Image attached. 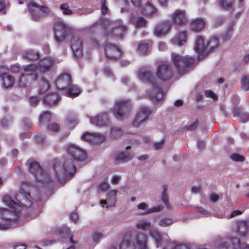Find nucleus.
Masks as SVG:
<instances>
[{
  "instance_id": "8",
  "label": "nucleus",
  "mask_w": 249,
  "mask_h": 249,
  "mask_svg": "<svg viewBox=\"0 0 249 249\" xmlns=\"http://www.w3.org/2000/svg\"><path fill=\"white\" fill-rule=\"evenodd\" d=\"M54 36L56 41L60 42L69 36H71L73 31L65 22L57 21L54 27Z\"/></svg>"
},
{
  "instance_id": "48",
  "label": "nucleus",
  "mask_w": 249,
  "mask_h": 249,
  "mask_svg": "<svg viewBox=\"0 0 249 249\" xmlns=\"http://www.w3.org/2000/svg\"><path fill=\"white\" fill-rule=\"evenodd\" d=\"M123 131L118 127H113L111 129V135L112 137L117 138L123 134Z\"/></svg>"
},
{
  "instance_id": "28",
  "label": "nucleus",
  "mask_w": 249,
  "mask_h": 249,
  "mask_svg": "<svg viewBox=\"0 0 249 249\" xmlns=\"http://www.w3.org/2000/svg\"><path fill=\"white\" fill-rule=\"evenodd\" d=\"M66 90L67 96L71 97H76L78 96L81 92L80 89H79L77 86L71 85V83Z\"/></svg>"
},
{
  "instance_id": "4",
  "label": "nucleus",
  "mask_w": 249,
  "mask_h": 249,
  "mask_svg": "<svg viewBox=\"0 0 249 249\" xmlns=\"http://www.w3.org/2000/svg\"><path fill=\"white\" fill-rule=\"evenodd\" d=\"M56 178L59 181L72 176L76 172V166L71 159L67 158L56 162L53 165Z\"/></svg>"
},
{
  "instance_id": "57",
  "label": "nucleus",
  "mask_w": 249,
  "mask_h": 249,
  "mask_svg": "<svg viewBox=\"0 0 249 249\" xmlns=\"http://www.w3.org/2000/svg\"><path fill=\"white\" fill-rule=\"evenodd\" d=\"M38 204L39 203H30V209L32 212L37 213L40 211V206Z\"/></svg>"
},
{
  "instance_id": "55",
  "label": "nucleus",
  "mask_w": 249,
  "mask_h": 249,
  "mask_svg": "<svg viewBox=\"0 0 249 249\" xmlns=\"http://www.w3.org/2000/svg\"><path fill=\"white\" fill-rule=\"evenodd\" d=\"M117 191L115 190H112L110 191L107 194V199L110 201H115Z\"/></svg>"
},
{
  "instance_id": "13",
  "label": "nucleus",
  "mask_w": 249,
  "mask_h": 249,
  "mask_svg": "<svg viewBox=\"0 0 249 249\" xmlns=\"http://www.w3.org/2000/svg\"><path fill=\"white\" fill-rule=\"evenodd\" d=\"M71 47L75 57H80L83 55V40L78 35H74L72 36Z\"/></svg>"
},
{
  "instance_id": "37",
  "label": "nucleus",
  "mask_w": 249,
  "mask_h": 249,
  "mask_svg": "<svg viewBox=\"0 0 249 249\" xmlns=\"http://www.w3.org/2000/svg\"><path fill=\"white\" fill-rule=\"evenodd\" d=\"M89 136L92 138V143L94 144L102 143L105 140V136L99 133H94V135H89Z\"/></svg>"
},
{
  "instance_id": "30",
  "label": "nucleus",
  "mask_w": 249,
  "mask_h": 249,
  "mask_svg": "<svg viewBox=\"0 0 249 249\" xmlns=\"http://www.w3.org/2000/svg\"><path fill=\"white\" fill-rule=\"evenodd\" d=\"M148 206L146 203H140L138 205L139 209L146 210L148 213H152L155 212H158L162 211L164 208V206L161 205H159L157 206L154 207L151 209H147Z\"/></svg>"
},
{
  "instance_id": "10",
  "label": "nucleus",
  "mask_w": 249,
  "mask_h": 249,
  "mask_svg": "<svg viewBox=\"0 0 249 249\" xmlns=\"http://www.w3.org/2000/svg\"><path fill=\"white\" fill-rule=\"evenodd\" d=\"M29 171L33 174L35 177L39 181L43 182H47L49 180V178L47 173L42 171L38 162L33 161L29 164Z\"/></svg>"
},
{
  "instance_id": "47",
  "label": "nucleus",
  "mask_w": 249,
  "mask_h": 249,
  "mask_svg": "<svg viewBox=\"0 0 249 249\" xmlns=\"http://www.w3.org/2000/svg\"><path fill=\"white\" fill-rule=\"evenodd\" d=\"M148 48V44L147 43H141L138 47V51L141 55L145 54L147 52Z\"/></svg>"
},
{
  "instance_id": "58",
  "label": "nucleus",
  "mask_w": 249,
  "mask_h": 249,
  "mask_svg": "<svg viewBox=\"0 0 249 249\" xmlns=\"http://www.w3.org/2000/svg\"><path fill=\"white\" fill-rule=\"evenodd\" d=\"M89 135H94V133H90L88 132H86L81 136V139L83 140H84V141H86L87 142H89L92 143V138H91V137H89Z\"/></svg>"
},
{
  "instance_id": "16",
  "label": "nucleus",
  "mask_w": 249,
  "mask_h": 249,
  "mask_svg": "<svg viewBox=\"0 0 249 249\" xmlns=\"http://www.w3.org/2000/svg\"><path fill=\"white\" fill-rule=\"evenodd\" d=\"M72 81L71 76L69 73L61 74L55 80V86L57 89L60 90L66 89L70 85Z\"/></svg>"
},
{
  "instance_id": "24",
  "label": "nucleus",
  "mask_w": 249,
  "mask_h": 249,
  "mask_svg": "<svg viewBox=\"0 0 249 249\" xmlns=\"http://www.w3.org/2000/svg\"><path fill=\"white\" fill-rule=\"evenodd\" d=\"M37 67L35 64H31L24 68L25 74L27 75L31 80L35 81L37 77L36 71Z\"/></svg>"
},
{
  "instance_id": "61",
  "label": "nucleus",
  "mask_w": 249,
  "mask_h": 249,
  "mask_svg": "<svg viewBox=\"0 0 249 249\" xmlns=\"http://www.w3.org/2000/svg\"><path fill=\"white\" fill-rule=\"evenodd\" d=\"M48 129L53 131L55 132L59 130V125L56 123H52L49 125Z\"/></svg>"
},
{
  "instance_id": "31",
  "label": "nucleus",
  "mask_w": 249,
  "mask_h": 249,
  "mask_svg": "<svg viewBox=\"0 0 249 249\" xmlns=\"http://www.w3.org/2000/svg\"><path fill=\"white\" fill-rule=\"evenodd\" d=\"M22 57L23 58L26 60H35L39 58V54L37 52L32 50H28L22 53Z\"/></svg>"
},
{
  "instance_id": "26",
  "label": "nucleus",
  "mask_w": 249,
  "mask_h": 249,
  "mask_svg": "<svg viewBox=\"0 0 249 249\" xmlns=\"http://www.w3.org/2000/svg\"><path fill=\"white\" fill-rule=\"evenodd\" d=\"M59 99V97L57 93H52L47 95L44 97L43 102L46 105L52 106L56 105Z\"/></svg>"
},
{
  "instance_id": "15",
  "label": "nucleus",
  "mask_w": 249,
  "mask_h": 249,
  "mask_svg": "<svg viewBox=\"0 0 249 249\" xmlns=\"http://www.w3.org/2000/svg\"><path fill=\"white\" fill-rule=\"evenodd\" d=\"M172 27L170 21H161L156 25L154 33L158 37L166 35Z\"/></svg>"
},
{
  "instance_id": "17",
  "label": "nucleus",
  "mask_w": 249,
  "mask_h": 249,
  "mask_svg": "<svg viewBox=\"0 0 249 249\" xmlns=\"http://www.w3.org/2000/svg\"><path fill=\"white\" fill-rule=\"evenodd\" d=\"M107 57L111 59H116L119 58L122 54L120 48L116 45L110 43H107L105 47Z\"/></svg>"
},
{
  "instance_id": "60",
  "label": "nucleus",
  "mask_w": 249,
  "mask_h": 249,
  "mask_svg": "<svg viewBox=\"0 0 249 249\" xmlns=\"http://www.w3.org/2000/svg\"><path fill=\"white\" fill-rule=\"evenodd\" d=\"M209 197L210 200L213 202H215L219 200L220 197L219 195L214 192L211 193L209 195Z\"/></svg>"
},
{
  "instance_id": "34",
  "label": "nucleus",
  "mask_w": 249,
  "mask_h": 249,
  "mask_svg": "<svg viewBox=\"0 0 249 249\" xmlns=\"http://www.w3.org/2000/svg\"><path fill=\"white\" fill-rule=\"evenodd\" d=\"M49 82L44 78H42L39 82V93L40 94L46 92L50 88Z\"/></svg>"
},
{
  "instance_id": "39",
  "label": "nucleus",
  "mask_w": 249,
  "mask_h": 249,
  "mask_svg": "<svg viewBox=\"0 0 249 249\" xmlns=\"http://www.w3.org/2000/svg\"><path fill=\"white\" fill-rule=\"evenodd\" d=\"M30 77L25 73L22 74L18 80L19 86L21 87H25L30 81H32Z\"/></svg>"
},
{
  "instance_id": "52",
  "label": "nucleus",
  "mask_w": 249,
  "mask_h": 249,
  "mask_svg": "<svg viewBox=\"0 0 249 249\" xmlns=\"http://www.w3.org/2000/svg\"><path fill=\"white\" fill-rule=\"evenodd\" d=\"M162 192L161 193V200L163 202H168V196L167 194V186L166 185L162 186Z\"/></svg>"
},
{
  "instance_id": "22",
  "label": "nucleus",
  "mask_w": 249,
  "mask_h": 249,
  "mask_svg": "<svg viewBox=\"0 0 249 249\" xmlns=\"http://www.w3.org/2000/svg\"><path fill=\"white\" fill-rule=\"evenodd\" d=\"M173 20L175 24L181 25L186 21L185 12L181 10H177L173 16Z\"/></svg>"
},
{
  "instance_id": "63",
  "label": "nucleus",
  "mask_w": 249,
  "mask_h": 249,
  "mask_svg": "<svg viewBox=\"0 0 249 249\" xmlns=\"http://www.w3.org/2000/svg\"><path fill=\"white\" fill-rule=\"evenodd\" d=\"M45 139V137L43 133H38L36 136V141L38 143L42 142Z\"/></svg>"
},
{
  "instance_id": "36",
  "label": "nucleus",
  "mask_w": 249,
  "mask_h": 249,
  "mask_svg": "<svg viewBox=\"0 0 249 249\" xmlns=\"http://www.w3.org/2000/svg\"><path fill=\"white\" fill-rule=\"evenodd\" d=\"M131 159L130 154L127 152H122L118 153L115 158L117 161L126 162Z\"/></svg>"
},
{
  "instance_id": "27",
  "label": "nucleus",
  "mask_w": 249,
  "mask_h": 249,
  "mask_svg": "<svg viewBox=\"0 0 249 249\" xmlns=\"http://www.w3.org/2000/svg\"><path fill=\"white\" fill-rule=\"evenodd\" d=\"M205 26V21L202 19H196L192 21L191 28L192 30L196 32L202 30Z\"/></svg>"
},
{
  "instance_id": "44",
  "label": "nucleus",
  "mask_w": 249,
  "mask_h": 249,
  "mask_svg": "<svg viewBox=\"0 0 249 249\" xmlns=\"http://www.w3.org/2000/svg\"><path fill=\"white\" fill-rule=\"evenodd\" d=\"M242 88L245 90H249V76H243L241 80Z\"/></svg>"
},
{
  "instance_id": "18",
  "label": "nucleus",
  "mask_w": 249,
  "mask_h": 249,
  "mask_svg": "<svg viewBox=\"0 0 249 249\" xmlns=\"http://www.w3.org/2000/svg\"><path fill=\"white\" fill-rule=\"evenodd\" d=\"M194 49L199 54V57L200 55L204 56L206 55V44L204 43L202 36H198L196 37Z\"/></svg>"
},
{
  "instance_id": "33",
  "label": "nucleus",
  "mask_w": 249,
  "mask_h": 249,
  "mask_svg": "<svg viewBox=\"0 0 249 249\" xmlns=\"http://www.w3.org/2000/svg\"><path fill=\"white\" fill-rule=\"evenodd\" d=\"M1 80L3 87L6 89L11 87L14 83L13 77L9 75H4L1 78Z\"/></svg>"
},
{
  "instance_id": "1",
  "label": "nucleus",
  "mask_w": 249,
  "mask_h": 249,
  "mask_svg": "<svg viewBox=\"0 0 249 249\" xmlns=\"http://www.w3.org/2000/svg\"><path fill=\"white\" fill-rule=\"evenodd\" d=\"M146 239L143 233H127L120 245L111 246L107 249H148Z\"/></svg>"
},
{
  "instance_id": "12",
  "label": "nucleus",
  "mask_w": 249,
  "mask_h": 249,
  "mask_svg": "<svg viewBox=\"0 0 249 249\" xmlns=\"http://www.w3.org/2000/svg\"><path fill=\"white\" fill-rule=\"evenodd\" d=\"M151 111L146 107H142L137 112L133 125L135 127L139 126L142 123L148 119Z\"/></svg>"
},
{
  "instance_id": "41",
  "label": "nucleus",
  "mask_w": 249,
  "mask_h": 249,
  "mask_svg": "<svg viewBox=\"0 0 249 249\" xmlns=\"http://www.w3.org/2000/svg\"><path fill=\"white\" fill-rule=\"evenodd\" d=\"M52 118V115L49 111H45L40 115L39 117V123L42 124L43 123H48L50 121Z\"/></svg>"
},
{
  "instance_id": "42",
  "label": "nucleus",
  "mask_w": 249,
  "mask_h": 249,
  "mask_svg": "<svg viewBox=\"0 0 249 249\" xmlns=\"http://www.w3.org/2000/svg\"><path fill=\"white\" fill-rule=\"evenodd\" d=\"M234 0H220L219 4L222 8L226 10L231 9Z\"/></svg>"
},
{
  "instance_id": "3",
  "label": "nucleus",
  "mask_w": 249,
  "mask_h": 249,
  "mask_svg": "<svg viewBox=\"0 0 249 249\" xmlns=\"http://www.w3.org/2000/svg\"><path fill=\"white\" fill-rule=\"evenodd\" d=\"M139 78L150 84L148 94L149 98L154 102H160L163 97L160 86L157 80L153 77L150 71L141 70L139 73Z\"/></svg>"
},
{
  "instance_id": "62",
  "label": "nucleus",
  "mask_w": 249,
  "mask_h": 249,
  "mask_svg": "<svg viewBox=\"0 0 249 249\" xmlns=\"http://www.w3.org/2000/svg\"><path fill=\"white\" fill-rule=\"evenodd\" d=\"M205 95L208 97L215 100L217 98L216 94L212 91L208 90L205 91Z\"/></svg>"
},
{
  "instance_id": "19",
  "label": "nucleus",
  "mask_w": 249,
  "mask_h": 249,
  "mask_svg": "<svg viewBox=\"0 0 249 249\" xmlns=\"http://www.w3.org/2000/svg\"><path fill=\"white\" fill-rule=\"evenodd\" d=\"M139 10L143 15L147 17H154L157 13L156 8L150 2H147L144 5L140 6Z\"/></svg>"
},
{
  "instance_id": "46",
  "label": "nucleus",
  "mask_w": 249,
  "mask_h": 249,
  "mask_svg": "<svg viewBox=\"0 0 249 249\" xmlns=\"http://www.w3.org/2000/svg\"><path fill=\"white\" fill-rule=\"evenodd\" d=\"M147 24L146 20L143 17H139L137 18L135 23V26L137 28H143L146 27Z\"/></svg>"
},
{
  "instance_id": "49",
  "label": "nucleus",
  "mask_w": 249,
  "mask_h": 249,
  "mask_svg": "<svg viewBox=\"0 0 249 249\" xmlns=\"http://www.w3.org/2000/svg\"><path fill=\"white\" fill-rule=\"evenodd\" d=\"M173 223L172 219L169 218H163L159 221V225L162 227H165L171 225Z\"/></svg>"
},
{
  "instance_id": "14",
  "label": "nucleus",
  "mask_w": 249,
  "mask_h": 249,
  "mask_svg": "<svg viewBox=\"0 0 249 249\" xmlns=\"http://www.w3.org/2000/svg\"><path fill=\"white\" fill-rule=\"evenodd\" d=\"M67 151L73 159L77 161L85 160L87 158L86 152L82 149L74 144H71Z\"/></svg>"
},
{
  "instance_id": "9",
  "label": "nucleus",
  "mask_w": 249,
  "mask_h": 249,
  "mask_svg": "<svg viewBox=\"0 0 249 249\" xmlns=\"http://www.w3.org/2000/svg\"><path fill=\"white\" fill-rule=\"evenodd\" d=\"M104 23L106 26H112L111 31V36L122 38L127 31L126 26L123 24L121 20L111 21L108 19H106Z\"/></svg>"
},
{
  "instance_id": "35",
  "label": "nucleus",
  "mask_w": 249,
  "mask_h": 249,
  "mask_svg": "<svg viewBox=\"0 0 249 249\" xmlns=\"http://www.w3.org/2000/svg\"><path fill=\"white\" fill-rule=\"evenodd\" d=\"M237 231L240 235L245 236L248 231V224L246 221H242L238 223Z\"/></svg>"
},
{
  "instance_id": "5",
  "label": "nucleus",
  "mask_w": 249,
  "mask_h": 249,
  "mask_svg": "<svg viewBox=\"0 0 249 249\" xmlns=\"http://www.w3.org/2000/svg\"><path fill=\"white\" fill-rule=\"evenodd\" d=\"M172 61L180 74H184L195 63V59L191 57L183 56L178 54H173Z\"/></svg>"
},
{
  "instance_id": "50",
  "label": "nucleus",
  "mask_w": 249,
  "mask_h": 249,
  "mask_svg": "<svg viewBox=\"0 0 249 249\" xmlns=\"http://www.w3.org/2000/svg\"><path fill=\"white\" fill-rule=\"evenodd\" d=\"M109 187V183L107 181L102 182L98 186L97 192L99 193L102 192H105L108 189Z\"/></svg>"
},
{
  "instance_id": "32",
  "label": "nucleus",
  "mask_w": 249,
  "mask_h": 249,
  "mask_svg": "<svg viewBox=\"0 0 249 249\" xmlns=\"http://www.w3.org/2000/svg\"><path fill=\"white\" fill-rule=\"evenodd\" d=\"M219 44V40L215 37L211 38L210 40L207 43V52L206 54L212 51L213 50L217 48Z\"/></svg>"
},
{
  "instance_id": "43",
  "label": "nucleus",
  "mask_w": 249,
  "mask_h": 249,
  "mask_svg": "<svg viewBox=\"0 0 249 249\" xmlns=\"http://www.w3.org/2000/svg\"><path fill=\"white\" fill-rule=\"evenodd\" d=\"M230 242L233 244L234 248L238 247H240L241 249H249V245L247 244H242L240 245V242L238 239H231Z\"/></svg>"
},
{
  "instance_id": "25",
  "label": "nucleus",
  "mask_w": 249,
  "mask_h": 249,
  "mask_svg": "<svg viewBox=\"0 0 249 249\" xmlns=\"http://www.w3.org/2000/svg\"><path fill=\"white\" fill-rule=\"evenodd\" d=\"M187 34L185 31L179 32L177 36L172 39V42L174 45L181 46L187 41Z\"/></svg>"
},
{
  "instance_id": "51",
  "label": "nucleus",
  "mask_w": 249,
  "mask_h": 249,
  "mask_svg": "<svg viewBox=\"0 0 249 249\" xmlns=\"http://www.w3.org/2000/svg\"><path fill=\"white\" fill-rule=\"evenodd\" d=\"M60 9L62 11L63 14L66 15H71L73 14V12L69 9L67 3H64L61 5Z\"/></svg>"
},
{
  "instance_id": "29",
  "label": "nucleus",
  "mask_w": 249,
  "mask_h": 249,
  "mask_svg": "<svg viewBox=\"0 0 249 249\" xmlns=\"http://www.w3.org/2000/svg\"><path fill=\"white\" fill-rule=\"evenodd\" d=\"M150 235L154 240L156 246L159 248L161 243V235L160 231L156 229H152L150 231Z\"/></svg>"
},
{
  "instance_id": "53",
  "label": "nucleus",
  "mask_w": 249,
  "mask_h": 249,
  "mask_svg": "<svg viewBox=\"0 0 249 249\" xmlns=\"http://www.w3.org/2000/svg\"><path fill=\"white\" fill-rule=\"evenodd\" d=\"M231 159L235 161L243 162L245 158L244 156L237 153H234L231 155Z\"/></svg>"
},
{
  "instance_id": "40",
  "label": "nucleus",
  "mask_w": 249,
  "mask_h": 249,
  "mask_svg": "<svg viewBox=\"0 0 249 249\" xmlns=\"http://www.w3.org/2000/svg\"><path fill=\"white\" fill-rule=\"evenodd\" d=\"M151 226V223L146 220H141L138 222L136 224L137 229L143 231H146L148 230Z\"/></svg>"
},
{
  "instance_id": "11",
  "label": "nucleus",
  "mask_w": 249,
  "mask_h": 249,
  "mask_svg": "<svg viewBox=\"0 0 249 249\" xmlns=\"http://www.w3.org/2000/svg\"><path fill=\"white\" fill-rule=\"evenodd\" d=\"M157 74L160 79L163 81L170 79L173 75L172 67L167 62L160 64L157 69Z\"/></svg>"
},
{
  "instance_id": "54",
  "label": "nucleus",
  "mask_w": 249,
  "mask_h": 249,
  "mask_svg": "<svg viewBox=\"0 0 249 249\" xmlns=\"http://www.w3.org/2000/svg\"><path fill=\"white\" fill-rule=\"evenodd\" d=\"M70 229L66 226H62L58 230L59 233L62 236L68 235L70 232Z\"/></svg>"
},
{
  "instance_id": "23",
  "label": "nucleus",
  "mask_w": 249,
  "mask_h": 249,
  "mask_svg": "<svg viewBox=\"0 0 249 249\" xmlns=\"http://www.w3.org/2000/svg\"><path fill=\"white\" fill-rule=\"evenodd\" d=\"M53 64L54 60L53 59L50 57H45L39 62V70L42 72L48 71L50 70Z\"/></svg>"
},
{
  "instance_id": "7",
  "label": "nucleus",
  "mask_w": 249,
  "mask_h": 249,
  "mask_svg": "<svg viewBox=\"0 0 249 249\" xmlns=\"http://www.w3.org/2000/svg\"><path fill=\"white\" fill-rule=\"evenodd\" d=\"M132 108L129 100H120L116 102L113 108V113L118 120H122L126 117Z\"/></svg>"
},
{
  "instance_id": "64",
  "label": "nucleus",
  "mask_w": 249,
  "mask_h": 249,
  "mask_svg": "<svg viewBox=\"0 0 249 249\" xmlns=\"http://www.w3.org/2000/svg\"><path fill=\"white\" fill-rule=\"evenodd\" d=\"M71 219L75 223H77L79 221V215L77 213L73 212L71 215Z\"/></svg>"
},
{
  "instance_id": "56",
  "label": "nucleus",
  "mask_w": 249,
  "mask_h": 249,
  "mask_svg": "<svg viewBox=\"0 0 249 249\" xmlns=\"http://www.w3.org/2000/svg\"><path fill=\"white\" fill-rule=\"evenodd\" d=\"M202 190V187L201 185H192L191 188V192L193 194H198L201 193Z\"/></svg>"
},
{
  "instance_id": "59",
  "label": "nucleus",
  "mask_w": 249,
  "mask_h": 249,
  "mask_svg": "<svg viewBox=\"0 0 249 249\" xmlns=\"http://www.w3.org/2000/svg\"><path fill=\"white\" fill-rule=\"evenodd\" d=\"M92 239L95 242H98L103 237V234L99 232H94L92 234Z\"/></svg>"
},
{
  "instance_id": "38",
  "label": "nucleus",
  "mask_w": 249,
  "mask_h": 249,
  "mask_svg": "<svg viewBox=\"0 0 249 249\" xmlns=\"http://www.w3.org/2000/svg\"><path fill=\"white\" fill-rule=\"evenodd\" d=\"M163 249H190L187 245L184 244H178L176 242H170L166 247Z\"/></svg>"
},
{
  "instance_id": "21",
  "label": "nucleus",
  "mask_w": 249,
  "mask_h": 249,
  "mask_svg": "<svg viewBox=\"0 0 249 249\" xmlns=\"http://www.w3.org/2000/svg\"><path fill=\"white\" fill-rule=\"evenodd\" d=\"M90 121L91 124L98 126L107 125L109 124L108 117L106 113L99 115L96 117H91Z\"/></svg>"
},
{
  "instance_id": "45",
  "label": "nucleus",
  "mask_w": 249,
  "mask_h": 249,
  "mask_svg": "<svg viewBox=\"0 0 249 249\" xmlns=\"http://www.w3.org/2000/svg\"><path fill=\"white\" fill-rule=\"evenodd\" d=\"M67 123L68 126L71 128H73L77 124L76 117L74 116L70 115L67 118Z\"/></svg>"
},
{
  "instance_id": "6",
  "label": "nucleus",
  "mask_w": 249,
  "mask_h": 249,
  "mask_svg": "<svg viewBox=\"0 0 249 249\" xmlns=\"http://www.w3.org/2000/svg\"><path fill=\"white\" fill-rule=\"evenodd\" d=\"M28 7L31 18L34 20H39L51 14L50 8L45 5H40L35 2H31L28 4Z\"/></svg>"
},
{
  "instance_id": "20",
  "label": "nucleus",
  "mask_w": 249,
  "mask_h": 249,
  "mask_svg": "<svg viewBox=\"0 0 249 249\" xmlns=\"http://www.w3.org/2000/svg\"><path fill=\"white\" fill-rule=\"evenodd\" d=\"M16 199L18 202H21V201H25L29 202H32V201L37 202L41 201L39 195L33 197L31 196L30 193L24 192L23 193H20L18 194L17 196Z\"/></svg>"
},
{
  "instance_id": "2",
  "label": "nucleus",
  "mask_w": 249,
  "mask_h": 249,
  "mask_svg": "<svg viewBox=\"0 0 249 249\" xmlns=\"http://www.w3.org/2000/svg\"><path fill=\"white\" fill-rule=\"evenodd\" d=\"M23 203H4L0 207V230H5L19 217Z\"/></svg>"
}]
</instances>
